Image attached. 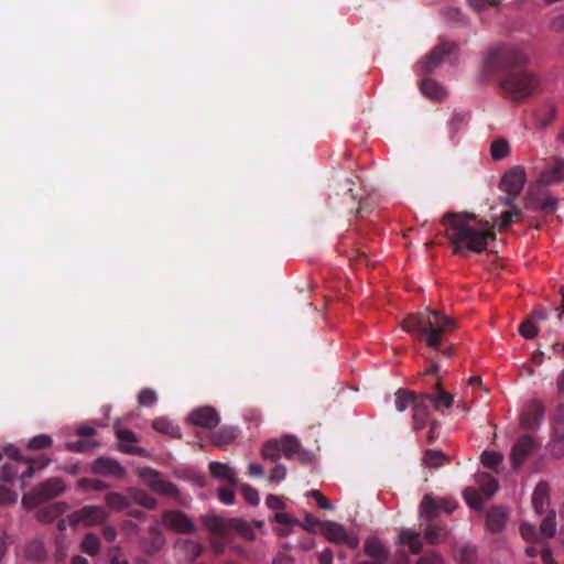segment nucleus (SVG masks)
I'll list each match as a JSON object with an SVG mask.
<instances>
[{
  "label": "nucleus",
  "mask_w": 564,
  "mask_h": 564,
  "mask_svg": "<svg viewBox=\"0 0 564 564\" xmlns=\"http://www.w3.org/2000/svg\"><path fill=\"white\" fill-rule=\"evenodd\" d=\"M528 61L521 48L501 45L488 53L484 68L497 77L507 98L520 102L535 94L540 85L538 77L525 68Z\"/></svg>",
  "instance_id": "1"
},
{
  "label": "nucleus",
  "mask_w": 564,
  "mask_h": 564,
  "mask_svg": "<svg viewBox=\"0 0 564 564\" xmlns=\"http://www.w3.org/2000/svg\"><path fill=\"white\" fill-rule=\"evenodd\" d=\"M445 235L454 248V253L468 257L480 253L488 242L496 239L494 226L489 221L477 220L468 213H446L442 218Z\"/></svg>",
  "instance_id": "2"
},
{
  "label": "nucleus",
  "mask_w": 564,
  "mask_h": 564,
  "mask_svg": "<svg viewBox=\"0 0 564 564\" xmlns=\"http://www.w3.org/2000/svg\"><path fill=\"white\" fill-rule=\"evenodd\" d=\"M405 332L416 335L427 347L438 349L443 337L453 333L456 321L441 311L425 310L424 312L410 314L402 323Z\"/></svg>",
  "instance_id": "3"
},
{
  "label": "nucleus",
  "mask_w": 564,
  "mask_h": 564,
  "mask_svg": "<svg viewBox=\"0 0 564 564\" xmlns=\"http://www.w3.org/2000/svg\"><path fill=\"white\" fill-rule=\"evenodd\" d=\"M202 524L210 532L217 534L235 532L246 540H253L256 534L251 525L241 519L223 518L216 514H203L199 517Z\"/></svg>",
  "instance_id": "4"
},
{
  "label": "nucleus",
  "mask_w": 564,
  "mask_h": 564,
  "mask_svg": "<svg viewBox=\"0 0 564 564\" xmlns=\"http://www.w3.org/2000/svg\"><path fill=\"white\" fill-rule=\"evenodd\" d=\"M64 490L65 485L61 478H50L39 484L25 495L23 497V503L35 507L61 496Z\"/></svg>",
  "instance_id": "5"
},
{
  "label": "nucleus",
  "mask_w": 564,
  "mask_h": 564,
  "mask_svg": "<svg viewBox=\"0 0 564 564\" xmlns=\"http://www.w3.org/2000/svg\"><path fill=\"white\" fill-rule=\"evenodd\" d=\"M525 183V171L521 166H514L510 169L501 178L499 187L507 195L501 197V202L511 206L516 202L517 197L521 193Z\"/></svg>",
  "instance_id": "6"
},
{
  "label": "nucleus",
  "mask_w": 564,
  "mask_h": 564,
  "mask_svg": "<svg viewBox=\"0 0 564 564\" xmlns=\"http://www.w3.org/2000/svg\"><path fill=\"white\" fill-rule=\"evenodd\" d=\"M458 46L454 42L442 40L426 56H424L419 65L421 73L431 74L446 59V57L455 56Z\"/></svg>",
  "instance_id": "7"
},
{
  "label": "nucleus",
  "mask_w": 564,
  "mask_h": 564,
  "mask_svg": "<svg viewBox=\"0 0 564 564\" xmlns=\"http://www.w3.org/2000/svg\"><path fill=\"white\" fill-rule=\"evenodd\" d=\"M540 447V442L533 435L524 434L520 436L510 452L511 467L516 470L519 469Z\"/></svg>",
  "instance_id": "8"
},
{
  "label": "nucleus",
  "mask_w": 564,
  "mask_h": 564,
  "mask_svg": "<svg viewBox=\"0 0 564 564\" xmlns=\"http://www.w3.org/2000/svg\"><path fill=\"white\" fill-rule=\"evenodd\" d=\"M108 517L109 513L101 506H85L69 514V522L74 528L80 523L94 527L104 523Z\"/></svg>",
  "instance_id": "9"
},
{
  "label": "nucleus",
  "mask_w": 564,
  "mask_h": 564,
  "mask_svg": "<svg viewBox=\"0 0 564 564\" xmlns=\"http://www.w3.org/2000/svg\"><path fill=\"white\" fill-rule=\"evenodd\" d=\"M163 524L181 534H191L196 531L194 522L182 511L172 510L166 511L162 516Z\"/></svg>",
  "instance_id": "10"
},
{
  "label": "nucleus",
  "mask_w": 564,
  "mask_h": 564,
  "mask_svg": "<svg viewBox=\"0 0 564 564\" xmlns=\"http://www.w3.org/2000/svg\"><path fill=\"white\" fill-rule=\"evenodd\" d=\"M140 477L153 491L161 495L173 497L177 494V488L152 468H143L140 470Z\"/></svg>",
  "instance_id": "11"
},
{
  "label": "nucleus",
  "mask_w": 564,
  "mask_h": 564,
  "mask_svg": "<svg viewBox=\"0 0 564 564\" xmlns=\"http://www.w3.org/2000/svg\"><path fill=\"white\" fill-rule=\"evenodd\" d=\"M282 455L289 459L296 457L302 464L312 462L313 454L301 446L300 441L293 435H284L280 440Z\"/></svg>",
  "instance_id": "12"
},
{
  "label": "nucleus",
  "mask_w": 564,
  "mask_h": 564,
  "mask_svg": "<svg viewBox=\"0 0 564 564\" xmlns=\"http://www.w3.org/2000/svg\"><path fill=\"white\" fill-rule=\"evenodd\" d=\"M188 421L194 425L213 430L219 424L220 416L216 409L206 405L194 409L188 415Z\"/></svg>",
  "instance_id": "13"
},
{
  "label": "nucleus",
  "mask_w": 564,
  "mask_h": 564,
  "mask_svg": "<svg viewBox=\"0 0 564 564\" xmlns=\"http://www.w3.org/2000/svg\"><path fill=\"white\" fill-rule=\"evenodd\" d=\"M562 181H564V160L554 158L551 163L541 170L536 180V186H546Z\"/></svg>",
  "instance_id": "14"
},
{
  "label": "nucleus",
  "mask_w": 564,
  "mask_h": 564,
  "mask_svg": "<svg viewBox=\"0 0 564 564\" xmlns=\"http://www.w3.org/2000/svg\"><path fill=\"white\" fill-rule=\"evenodd\" d=\"M91 471L97 475L116 478H122L126 474L124 468L117 460L109 457H98L91 465Z\"/></svg>",
  "instance_id": "15"
},
{
  "label": "nucleus",
  "mask_w": 564,
  "mask_h": 564,
  "mask_svg": "<svg viewBox=\"0 0 564 564\" xmlns=\"http://www.w3.org/2000/svg\"><path fill=\"white\" fill-rule=\"evenodd\" d=\"M535 186H530L525 207L535 212H543L545 214H552L555 212L557 206V200L552 196H546L544 199L540 200L535 196Z\"/></svg>",
  "instance_id": "16"
},
{
  "label": "nucleus",
  "mask_w": 564,
  "mask_h": 564,
  "mask_svg": "<svg viewBox=\"0 0 564 564\" xmlns=\"http://www.w3.org/2000/svg\"><path fill=\"white\" fill-rule=\"evenodd\" d=\"M365 553L371 558L360 564H386L388 552L377 538H369L365 542Z\"/></svg>",
  "instance_id": "17"
},
{
  "label": "nucleus",
  "mask_w": 564,
  "mask_h": 564,
  "mask_svg": "<svg viewBox=\"0 0 564 564\" xmlns=\"http://www.w3.org/2000/svg\"><path fill=\"white\" fill-rule=\"evenodd\" d=\"M116 435L120 442V449L123 453L140 456L145 453L143 448L134 445L138 442V437L132 431L127 429H118L116 431Z\"/></svg>",
  "instance_id": "18"
},
{
  "label": "nucleus",
  "mask_w": 564,
  "mask_h": 564,
  "mask_svg": "<svg viewBox=\"0 0 564 564\" xmlns=\"http://www.w3.org/2000/svg\"><path fill=\"white\" fill-rule=\"evenodd\" d=\"M430 405L423 394H420L417 403H414L413 411V427L414 430H421L431 424L430 421Z\"/></svg>",
  "instance_id": "19"
},
{
  "label": "nucleus",
  "mask_w": 564,
  "mask_h": 564,
  "mask_svg": "<svg viewBox=\"0 0 564 564\" xmlns=\"http://www.w3.org/2000/svg\"><path fill=\"white\" fill-rule=\"evenodd\" d=\"M507 519L508 512L503 507H492L487 512L486 523L491 532L497 533L505 528Z\"/></svg>",
  "instance_id": "20"
},
{
  "label": "nucleus",
  "mask_w": 564,
  "mask_h": 564,
  "mask_svg": "<svg viewBox=\"0 0 564 564\" xmlns=\"http://www.w3.org/2000/svg\"><path fill=\"white\" fill-rule=\"evenodd\" d=\"M68 509L65 502H54L48 506L42 507L36 512V518L42 523H50L57 519Z\"/></svg>",
  "instance_id": "21"
},
{
  "label": "nucleus",
  "mask_w": 564,
  "mask_h": 564,
  "mask_svg": "<svg viewBox=\"0 0 564 564\" xmlns=\"http://www.w3.org/2000/svg\"><path fill=\"white\" fill-rule=\"evenodd\" d=\"M545 409L541 402H533L529 410L521 417V425L525 429H534L536 427L543 416Z\"/></svg>",
  "instance_id": "22"
},
{
  "label": "nucleus",
  "mask_w": 564,
  "mask_h": 564,
  "mask_svg": "<svg viewBox=\"0 0 564 564\" xmlns=\"http://www.w3.org/2000/svg\"><path fill=\"white\" fill-rule=\"evenodd\" d=\"M549 485L541 481L536 485L532 495V505L538 513H543L549 505Z\"/></svg>",
  "instance_id": "23"
},
{
  "label": "nucleus",
  "mask_w": 564,
  "mask_h": 564,
  "mask_svg": "<svg viewBox=\"0 0 564 564\" xmlns=\"http://www.w3.org/2000/svg\"><path fill=\"white\" fill-rule=\"evenodd\" d=\"M13 457L12 462H9L0 469V480L6 482H12L15 478H19L20 473V454L18 451H13L11 454Z\"/></svg>",
  "instance_id": "24"
},
{
  "label": "nucleus",
  "mask_w": 564,
  "mask_h": 564,
  "mask_svg": "<svg viewBox=\"0 0 564 564\" xmlns=\"http://www.w3.org/2000/svg\"><path fill=\"white\" fill-rule=\"evenodd\" d=\"M176 546L184 553V556L188 561H195L203 553V545L189 539H178Z\"/></svg>",
  "instance_id": "25"
},
{
  "label": "nucleus",
  "mask_w": 564,
  "mask_h": 564,
  "mask_svg": "<svg viewBox=\"0 0 564 564\" xmlns=\"http://www.w3.org/2000/svg\"><path fill=\"white\" fill-rule=\"evenodd\" d=\"M441 508V503L437 502L431 495H425L420 505L421 517L431 522L438 516Z\"/></svg>",
  "instance_id": "26"
},
{
  "label": "nucleus",
  "mask_w": 564,
  "mask_h": 564,
  "mask_svg": "<svg viewBox=\"0 0 564 564\" xmlns=\"http://www.w3.org/2000/svg\"><path fill=\"white\" fill-rule=\"evenodd\" d=\"M394 397V404L399 412H404L409 406L413 409L414 403H417L420 398V395L405 389H399Z\"/></svg>",
  "instance_id": "27"
},
{
  "label": "nucleus",
  "mask_w": 564,
  "mask_h": 564,
  "mask_svg": "<svg viewBox=\"0 0 564 564\" xmlns=\"http://www.w3.org/2000/svg\"><path fill=\"white\" fill-rule=\"evenodd\" d=\"M209 471L215 478L226 479L231 486L237 485L235 473L227 464L213 462L209 464Z\"/></svg>",
  "instance_id": "28"
},
{
  "label": "nucleus",
  "mask_w": 564,
  "mask_h": 564,
  "mask_svg": "<svg viewBox=\"0 0 564 564\" xmlns=\"http://www.w3.org/2000/svg\"><path fill=\"white\" fill-rule=\"evenodd\" d=\"M400 542L406 545L410 551L414 554H417L422 550V542L420 540V534L413 530L404 529L400 532L399 535Z\"/></svg>",
  "instance_id": "29"
},
{
  "label": "nucleus",
  "mask_w": 564,
  "mask_h": 564,
  "mask_svg": "<svg viewBox=\"0 0 564 564\" xmlns=\"http://www.w3.org/2000/svg\"><path fill=\"white\" fill-rule=\"evenodd\" d=\"M556 116V109L553 105H544L534 111L535 123L541 127H547Z\"/></svg>",
  "instance_id": "30"
},
{
  "label": "nucleus",
  "mask_w": 564,
  "mask_h": 564,
  "mask_svg": "<svg viewBox=\"0 0 564 564\" xmlns=\"http://www.w3.org/2000/svg\"><path fill=\"white\" fill-rule=\"evenodd\" d=\"M282 455L280 441L274 438L264 443L261 449V456L264 460L276 463Z\"/></svg>",
  "instance_id": "31"
},
{
  "label": "nucleus",
  "mask_w": 564,
  "mask_h": 564,
  "mask_svg": "<svg viewBox=\"0 0 564 564\" xmlns=\"http://www.w3.org/2000/svg\"><path fill=\"white\" fill-rule=\"evenodd\" d=\"M421 91L432 99H441L445 95L444 88L434 79L424 78L421 82Z\"/></svg>",
  "instance_id": "32"
},
{
  "label": "nucleus",
  "mask_w": 564,
  "mask_h": 564,
  "mask_svg": "<svg viewBox=\"0 0 564 564\" xmlns=\"http://www.w3.org/2000/svg\"><path fill=\"white\" fill-rule=\"evenodd\" d=\"M236 437L237 430L231 426H225L212 434V442L217 446H224L232 443Z\"/></svg>",
  "instance_id": "33"
},
{
  "label": "nucleus",
  "mask_w": 564,
  "mask_h": 564,
  "mask_svg": "<svg viewBox=\"0 0 564 564\" xmlns=\"http://www.w3.org/2000/svg\"><path fill=\"white\" fill-rule=\"evenodd\" d=\"M325 536L328 541L341 543L347 539V532L341 524L327 522L324 529Z\"/></svg>",
  "instance_id": "34"
},
{
  "label": "nucleus",
  "mask_w": 564,
  "mask_h": 564,
  "mask_svg": "<svg viewBox=\"0 0 564 564\" xmlns=\"http://www.w3.org/2000/svg\"><path fill=\"white\" fill-rule=\"evenodd\" d=\"M153 429L160 433L166 434L174 438L181 437V430L177 425L164 417H160L153 421Z\"/></svg>",
  "instance_id": "35"
},
{
  "label": "nucleus",
  "mask_w": 564,
  "mask_h": 564,
  "mask_svg": "<svg viewBox=\"0 0 564 564\" xmlns=\"http://www.w3.org/2000/svg\"><path fill=\"white\" fill-rule=\"evenodd\" d=\"M509 210H505L500 216L499 229H507L512 223H518L522 218V210L512 203Z\"/></svg>",
  "instance_id": "36"
},
{
  "label": "nucleus",
  "mask_w": 564,
  "mask_h": 564,
  "mask_svg": "<svg viewBox=\"0 0 564 564\" xmlns=\"http://www.w3.org/2000/svg\"><path fill=\"white\" fill-rule=\"evenodd\" d=\"M80 550L90 556H96L100 550V540L98 535L93 532L86 533L82 541Z\"/></svg>",
  "instance_id": "37"
},
{
  "label": "nucleus",
  "mask_w": 564,
  "mask_h": 564,
  "mask_svg": "<svg viewBox=\"0 0 564 564\" xmlns=\"http://www.w3.org/2000/svg\"><path fill=\"white\" fill-rule=\"evenodd\" d=\"M425 400L431 403L436 410H438L441 406L451 408L453 404V397L452 394L443 391L440 389V392L437 395L431 394V393H423Z\"/></svg>",
  "instance_id": "38"
},
{
  "label": "nucleus",
  "mask_w": 564,
  "mask_h": 564,
  "mask_svg": "<svg viewBox=\"0 0 564 564\" xmlns=\"http://www.w3.org/2000/svg\"><path fill=\"white\" fill-rule=\"evenodd\" d=\"M509 152V142L505 138H499L492 141L490 145V154L495 161H500L507 158Z\"/></svg>",
  "instance_id": "39"
},
{
  "label": "nucleus",
  "mask_w": 564,
  "mask_h": 564,
  "mask_svg": "<svg viewBox=\"0 0 564 564\" xmlns=\"http://www.w3.org/2000/svg\"><path fill=\"white\" fill-rule=\"evenodd\" d=\"M105 501L109 508L118 511L126 510L130 506V499L119 492H110L106 495Z\"/></svg>",
  "instance_id": "40"
},
{
  "label": "nucleus",
  "mask_w": 564,
  "mask_h": 564,
  "mask_svg": "<svg viewBox=\"0 0 564 564\" xmlns=\"http://www.w3.org/2000/svg\"><path fill=\"white\" fill-rule=\"evenodd\" d=\"M540 534L544 538H552L556 532V513L551 510L540 525Z\"/></svg>",
  "instance_id": "41"
},
{
  "label": "nucleus",
  "mask_w": 564,
  "mask_h": 564,
  "mask_svg": "<svg viewBox=\"0 0 564 564\" xmlns=\"http://www.w3.org/2000/svg\"><path fill=\"white\" fill-rule=\"evenodd\" d=\"M447 460V456L442 451L426 449L423 456V463L427 467L436 468Z\"/></svg>",
  "instance_id": "42"
},
{
  "label": "nucleus",
  "mask_w": 564,
  "mask_h": 564,
  "mask_svg": "<svg viewBox=\"0 0 564 564\" xmlns=\"http://www.w3.org/2000/svg\"><path fill=\"white\" fill-rule=\"evenodd\" d=\"M25 555L28 560L41 562L45 558V550L41 541H32L25 547Z\"/></svg>",
  "instance_id": "43"
},
{
  "label": "nucleus",
  "mask_w": 564,
  "mask_h": 564,
  "mask_svg": "<svg viewBox=\"0 0 564 564\" xmlns=\"http://www.w3.org/2000/svg\"><path fill=\"white\" fill-rule=\"evenodd\" d=\"M424 534H425V539L429 543L436 544L445 539L446 531L444 528H442L435 523H429L426 525Z\"/></svg>",
  "instance_id": "44"
},
{
  "label": "nucleus",
  "mask_w": 564,
  "mask_h": 564,
  "mask_svg": "<svg viewBox=\"0 0 564 564\" xmlns=\"http://www.w3.org/2000/svg\"><path fill=\"white\" fill-rule=\"evenodd\" d=\"M553 434L564 436V405H557L552 414Z\"/></svg>",
  "instance_id": "45"
},
{
  "label": "nucleus",
  "mask_w": 564,
  "mask_h": 564,
  "mask_svg": "<svg viewBox=\"0 0 564 564\" xmlns=\"http://www.w3.org/2000/svg\"><path fill=\"white\" fill-rule=\"evenodd\" d=\"M455 557L458 564H474L476 561V549L471 545H463L457 550Z\"/></svg>",
  "instance_id": "46"
},
{
  "label": "nucleus",
  "mask_w": 564,
  "mask_h": 564,
  "mask_svg": "<svg viewBox=\"0 0 564 564\" xmlns=\"http://www.w3.org/2000/svg\"><path fill=\"white\" fill-rule=\"evenodd\" d=\"M503 460V455L497 452L485 451L481 454V463L485 467L496 469Z\"/></svg>",
  "instance_id": "47"
},
{
  "label": "nucleus",
  "mask_w": 564,
  "mask_h": 564,
  "mask_svg": "<svg viewBox=\"0 0 564 564\" xmlns=\"http://www.w3.org/2000/svg\"><path fill=\"white\" fill-rule=\"evenodd\" d=\"M480 487L482 492L491 497L498 490V481L489 474H484L480 476Z\"/></svg>",
  "instance_id": "48"
},
{
  "label": "nucleus",
  "mask_w": 564,
  "mask_h": 564,
  "mask_svg": "<svg viewBox=\"0 0 564 564\" xmlns=\"http://www.w3.org/2000/svg\"><path fill=\"white\" fill-rule=\"evenodd\" d=\"M65 446L70 452L82 453V452H87V451L96 447L97 443L95 441H91V440L80 438V440H77V441H74V442H67L65 444Z\"/></svg>",
  "instance_id": "49"
},
{
  "label": "nucleus",
  "mask_w": 564,
  "mask_h": 564,
  "mask_svg": "<svg viewBox=\"0 0 564 564\" xmlns=\"http://www.w3.org/2000/svg\"><path fill=\"white\" fill-rule=\"evenodd\" d=\"M132 500L147 509H153L156 506L155 499L142 490L134 491Z\"/></svg>",
  "instance_id": "50"
},
{
  "label": "nucleus",
  "mask_w": 564,
  "mask_h": 564,
  "mask_svg": "<svg viewBox=\"0 0 564 564\" xmlns=\"http://www.w3.org/2000/svg\"><path fill=\"white\" fill-rule=\"evenodd\" d=\"M212 534H213V536L210 539V545L216 554H221L226 549V545L229 541L230 534L229 533H224V534L212 533Z\"/></svg>",
  "instance_id": "51"
},
{
  "label": "nucleus",
  "mask_w": 564,
  "mask_h": 564,
  "mask_svg": "<svg viewBox=\"0 0 564 564\" xmlns=\"http://www.w3.org/2000/svg\"><path fill=\"white\" fill-rule=\"evenodd\" d=\"M520 533L522 538L528 542H539L541 539L540 531L530 523H522L520 525Z\"/></svg>",
  "instance_id": "52"
},
{
  "label": "nucleus",
  "mask_w": 564,
  "mask_h": 564,
  "mask_svg": "<svg viewBox=\"0 0 564 564\" xmlns=\"http://www.w3.org/2000/svg\"><path fill=\"white\" fill-rule=\"evenodd\" d=\"M79 487L83 489H91L95 491H104L109 488V484L99 480V479H91V478H83L79 480Z\"/></svg>",
  "instance_id": "53"
},
{
  "label": "nucleus",
  "mask_w": 564,
  "mask_h": 564,
  "mask_svg": "<svg viewBox=\"0 0 564 564\" xmlns=\"http://www.w3.org/2000/svg\"><path fill=\"white\" fill-rule=\"evenodd\" d=\"M51 445L52 438L46 434L36 435L32 437L28 443V447L30 449H43L50 447Z\"/></svg>",
  "instance_id": "54"
},
{
  "label": "nucleus",
  "mask_w": 564,
  "mask_h": 564,
  "mask_svg": "<svg viewBox=\"0 0 564 564\" xmlns=\"http://www.w3.org/2000/svg\"><path fill=\"white\" fill-rule=\"evenodd\" d=\"M158 401V395L152 389H143L138 395V402L141 406H152Z\"/></svg>",
  "instance_id": "55"
},
{
  "label": "nucleus",
  "mask_w": 564,
  "mask_h": 564,
  "mask_svg": "<svg viewBox=\"0 0 564 564\" xmlns=\"http://www.w3.org/2000/svg\"><path fill=\"white\" fill-rule=\"evenodd\" d=\"M519 332L522 337L527 339H532L538 335L539 330L532 321L527 319L520 325Z\"/></svg>",
  "instance_id": "56"
},
{
  "label": "nucleus",
  "mask_w": 564,
  "mask_h": 564,
  "mask_svg": "<svg viewBox=\"0 0 564 564\" xmlns=\"http://www.w3.org/2000/svg\"><path fill=\"white\" fill-rule=\"evenodd\" d=\"M241 491L246 501L252 506H257L260 502L258 491L251 486L245 484L241 486Z\"/></svg>",
  "instance_id": "57"
},
{
  "label": "nucleus",
  "mask_w": 564,
  "mask_h": 564,
  "mask_svg": "<svg viewBox=\"0 0 564 564\" xmlns=\"http://www.w3.org/2000/svg\"><path fill=\"white\" fill-rule=\"evenodd\" d=\"M465 500L473 509H479L482 506V500L478 494L473 489H466L464 492Z\"/></svg>",
  "instance_id": "58"
},
{
  "label": "nucleus",
  "mask_w": 564,
  "mask_h": 564,
  "mask_svg": "<svg viewBox=\"0 0 564 564\" xmlns=\"http://www.w3.org/2000/svg\"><path fill=\"white\" fill-rule=\"evenodd\" d=\"M234 487L235 486L229 485L228 487H223L219 489V500L224 505L230 506L235 502Z\"/></svg>",
  "instance_id": "59"
},
{
  "label": "nucleus",
  "mask_w": 564,
  "mask_h": 564,
  "mask_svg": "<svg viewBox=\"0 0 564 564\" xmlns=\"http://www.w3.org/2000/svg\"><path fill=\"white\" fill-rule=\"evenodd\" d=\"M20 473L19 478L21 479H28L31 478L35 473V467L30 460H22V457L20 456Z\"/></svg>",
  "instance_id": "60"
},
{
  "label": "nucleus",
  "mask_w": 564,
  "mask_h": 564,
  "mask_svg": "<svg viewBox=\"0 0 564 564\" xmlns=\"http://www.w3.org/2000/svg\"><path fill=\"white\" fill-rule=\"evenodd\" d=\"M286 474H288L286 467L282 464H278L272 469L269 480L271 482H280L285 479Z\"/></svg>",
  "instance_id": "61"
},
{
  "label": "nucleus",
  "mask_w": 564,
  "mask_h": 564,
  "mask_svg": "<svg viewBox=\"0 0 564 564\" xmlns=\"http://www.w3.org/2000/svg\"><path fill=\"white\" fill-rule=\"evenodd\" d=\"M311 497H313L318 505L321 509L324 510H330L333 509V505L329 502V500L319 491V490H312Z\"/></svg>",
  "instance_id": "62"
},
{
  "label": "nucleus",
  "mask_w": 564,
  "mask_h": 564,
  "mask_svg": "<svg viewBox=\"0 0 564 564\" xmlns=\"http://www.w3.org/2000/svg\"><path fill=\"white\" fill-rule=\"evenodd\" d=\"M417 564H444V563H443L442 557L437 553L432 552V553L423 555L419 560Z\"/></svg>",
  "instance_id": "63"
},
{
  "label": "nucleus",
  "mask_w": 564,
  "mask_h": 564,
  "mask_svg": "<svg viewBox=\"0 0 564 564\" xmlns=\"http://www.w3.org/2000/svg\"><path fill=\"white\" fill-rule=\"evenodd\" d=\"M552 451L557 457L564 455V436L554 435L552 442Z\"/></svg>",
  "instance_id": "64"
}]
</instances>
